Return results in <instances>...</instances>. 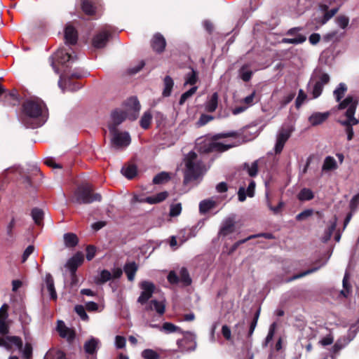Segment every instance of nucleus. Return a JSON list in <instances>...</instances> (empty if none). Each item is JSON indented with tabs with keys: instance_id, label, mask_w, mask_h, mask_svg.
<instances>
[{
	"instance_id": "obj_1",
	"label": "nucleus",
	"mask_w": 359,
	"mask_h": 359,
	"mask_svg": "<svg viewBox=\"0 0 359 359\" xmlns=\"http://www.w3.org/2000/svg\"><path fill=\"white\" fill-rule=\"evenodd\" d=\"M46 107L45 103L41 99L37 97L26 99L21 106L20 115L21 123L27 128L34 129L40 127L43 124L41 117Z\"/></svg>"
},
{
	"instance_id": "obj_2",
	"label": "nucleus",
	"mask_w": 359,
	"mask_h": 359,
	"mask_svg": "<svg viewBox=\"0 0 359 359\" xmlns=\"http://www.w3.org/2000/svg\"><path fill=\"white\" fill-rule=\"evenodd\" d=\"M359 102V98L356 96H347L342 102L339 103L338 109L342 110L347 108L345 112L346 117V120L339 121V123L345 127V130L347 134V140H351L354 135L353 126L358 124L359 121L354 116L356 108Z\"/></svg>"
},
{
	"instance_id": "obj_3",
	"label": "nucleus",
	"mask_w": 359,
	"mask_h": 359,
	"mask_svg": "<svg viewBox=\"0 0 359 359\" xmlns=\"http://www.w3.org/2000/svg\"><path fill=\"white\" fill-rule=\"evenodd\" d=\"M237 131L220 133L214 135L210 140H204L198 144V151L201 154H208L214 151L222 153L234 147L233 144H224L217 141L227 137H238Z\"/></svg>"
},
{
	"instance_id": "obj_4",
	"label": "nucleus",
	"mask_w": 359,
	"mask_h": 359,
	"mask_svg": "<svg viewBox=\"0 0 359 359\" xmlns=\"http://www.w3.org/2000/svg\"><path fill=\"white\" fill-rule=\"evenodd\" d=\"M100 194L94 192L93 185L84 184L79 186L74 191V201L79 204H89L102 201Z\"/></svg>"
},
{
	"instance_id": "obj_5",
	"label": "nucleus",
	"mask_w": 359,
	"mask_h": 359,
	"mask_svg": "<svg viewBox=\"0 0 359 359\" xmlns=\"http://www.w3.org/2000/svg\"><path fill=\"white\" fill-rule=\"evenodd\" d=\"M197 155L195 152H190L186 159V170L184 175V184H187L191 181L196 180L201 175V165L196 163Z\"/></svg>"
},
{
	"instance_id": "obj_6",
	"label": "nucleus",
	"mask_w": 359,
	"mask_h": 359,
	"mask_svg": "<svg viewBox=\"0 0 359 359\" xmlns=\"http://www.w3.org/2000/svg\"><path fill=\"white\" fill-rule=\"evenodd\" d=\"M74 53V51L70 47L68 48L62 47L57 50L53 57H51V66L57 74L59 73V68L56 67L55 62L68 67L67 63H73L78 59L76 55H73Z\"/></svg>"
},
{
	"instance_id": "obj_7",
	"label": "nucleus",
	"mask_w": 359,
	"mask_h": 359,
	"mask_svg": "<svg viewBox=\"0 0 359 359\" xmlns=\"http://www.w3.org/2000/svg\"><path fill=\"white\" fill-rule=\"evenodd\" d=\"M109 133L111 136V146L116 149L127 147L131 142V138L128 132H120L118 129H115L114 131H109Z\"/></svg>"
},
{
	"instance_id": "obj_8",
	"label": "nucleus",
	"mask_w": 359,
	"mask_h": 359,
	"mask_svg": "<svg viewBox=\"0 0 359 359\" xmlns=\"http://www.w3.org/2000/svg\"><path fill=\"white\" fill-rule=\"evenodd\" d=\"M316 81L313 84L311 93L313 98H318L323 93L324 86L327 84L330 81L328 74L321 72L320 70L316 72Z\"/></svg>"
},
{
	"instance_id": "obj_9",
	"label": "nucleus",
	"mask_w": 359,
	"mask_h": 359,
	"mask_svg": "<svg viewBox=\"0 0 359 359\" xmlns=\"http://www.w3.org/2000/svg\"><path fill=\"white\" fill-rule=\"evenodd\" d=\"M168 281L172 285H176L181 282L184 286L191 284L192 280L187 268L182 267L180 271V276L175 271H170L167 276Z\"/></svg>"
},
{
	"instance_id": "obj_10",
	"label": "nucleus",
	"mask_w": 359,
	"mask_h": 359,
	"mask_svg": "<svg viewBox=\"0 0 359 359\" xmlns=\"http://www.w3.org/2000/svg\"><path fill=\"white\" fill-rule=\"evenodd\" d=\"M292 132L293 128L292 126L282 127L279 130L274 147V151L276 154H279L282 152L285 144L291 137Z\"/></svg>"
},
{
	"instance_id": "obj_11",
	"label": "nucleus",
	"mask_w": 359,
	"mask_h": 359,
	"mask_svg": "<svg viewBox=\"0 0 359 359\" xmlns=\"http://www.w3.org/2000/svg\"><path fill=\"white\" fill-rule=\"evenodd\" d=\"M140 287L142 291L137 299V302L144 305L152 297L155 291L156 286L152 282L143 280L140 283Z\"/></svg>"
},
{
	"instance_id": "obj_12",
	"label": "nucleus",
	"mask_w": 359,
	"mask_h": 359,
	"mask_svg": "<svg viewBox=\"0 0 359 359\" xmlns=\"http://www.w3.org/2000/svg\"><path fill=\"white\" fill-rule=\"evenodd\" d=\"M20 102V96L16 88H13L11 90H8L0 98V103L4 107H15L18 106Z\"/></svg>"
},
{
	"instance_id": "obj_13",
	"label": "nucleus",
	"mask_w": 359,
	"mask_h": 359,
	"mask_svg": "<svg viewBox=\"0 0 359 359\" xmlns=\"http://www.w3.org/2000/svg\"><path fill=\"white\" fill-rule=\"evenodd\" d=\"M302 29V27H292L288 29L286 32L287 36H294V38H283L282 39V42L283 43H290V44H300L306 41V37L302 34H299V32Z\"/></svg>"
},
{
	"instance_id": "obj_14",
	"label": "nucleus",
	"mask_w": 359,
	"mask_h": 359,
	"mask_svg": "<svg viewBox=\"0 0 359 359\" xmlns=\"http://www.w3.org/2000/svg\"><path fill=\"white\" fill-rule=\"evenodd\" d=\"M56 330L60 337L66 339L69 344H72L76 338L75 330L67 327L62 320H57Z\"/></svg>"
},
{
	"instance_id": "obj_15",
	"label": "nucleus",
	"mask_w": 359,
	"mask_h": 359,
	"mask_svg": "<svg viewBox=\"0 0 359 359\" xmlns=\"http://www.w3.org/2000/svg\"><path fill=\"white\" fill-rule=\"evenodd\" d=\"M111 33L108 30H102L94 36L92 40V45L95 48H104L109 41Z\"/></svg>"
},
{
	"instance_id": "obj_16",
	"label": "nucleus",
	"mask_w": 359,
	"mask_h": 359,
	"mask_svg": "<svg viewBox=\"0 0 359 359\" xmlns=\"http://www.w3.org/2000/svg\"><path fill=\"white\" fill-rule=\"evenodd\" d=\"M111 122L109 123L108 128L109 131H114L126 119L127 114L123 110L115 109L111 112Z\"/></svg>"
},
{
	"instance_id": "obj_17",
	"label": "nucleus",
	"mask_w": 359,
	"mask_h": 359,
	"mask_svg": "<svg viewBox=\"0 0 359 359\" xmlns=\"http://www.w3.org/2000/svg\"><path fill=\"white\" fill-rule=\"evenodd\" d=\"M151 47L152 50L158 53L161 54L164 52L166 46V41L165 37L159 32L154 34L151 39Z\"/></svg>"
},
{
	"instance_id": "obj_18",
	"label": "nucleus",
	"mask_w": 359,
	"mask_h": 359,
	"mask_svg": "<svg viewBox=\"0 0 359 359\" xmlns=\"http://www.w3.org/2000/svg\"><path fill=\"white\" fill-rule=\"evenodd\" d=\"M64 38L66 46L76 45L79 38L76 29L70 24L67 25L64 30Z\"/></svg>"
},
{
	"instance_id": "obj_19",
	"label": "nucleus",
	"mask_w": 359,
	"mask_h": 359,
	"mask_svg": "<svg viewBox=\"0 0 359 359\" xmlns=\"http://www.w3.org/2000/svg\"><path fill=\"white\" fill-rule=\"evenodd\" d=\"M13 346L21 350L22 348V341L20 337L17 336H6L5 338L0 337V346H3L8 350L12 348Z\"/></svg>"
},
{
	"instance_id": "obj_20",
	"label": "nucleus",
	"mask_w": 359,
	"mask_h": 359,
	"mask_svg": "<svg viewBox=\"0 0 359 359\" xmlns=\"http://www.w3.org/2000/svg\"><path fill=\"white\" fill-rule=\"evenodd\" d=\"M84 261V256L81 252H77L72 256L67 262L65 266L69 269L70 272H76L79 266H81Z\"/></svg>"
},
{
	"instance_id": "obj_21",
	"label": "nucleus",
	"mask_w": 359,
	"mask_h": 359,
	"mask_svg": "<svg viewBox=\"0 0 359 359\" xmlns=\"http://www.w3.org/2000/svg\"><path fill=\"white\" fill-rule=\"evenodd\" d=\"M329 111L314 112L309 117V121L312 126H316L324 123L330 116Z\"/></svg>"
},
{
	"instance_id": "obj_22",
	"label": "nucleus",
	"mask_w": 359,
	"mask_h": 359,
	"mask_svg": "<svg viewBox=\"0 0 359 359\" xmlns=\"http://www.w3.org/2000/svg\"><path fill=\"white\" fill-rule=\"evenodd\" d=\"M82 11L88 16H95L97 13V6L92 0H80Z\"/></svg>"
},
{
	"instance_id": "obj_23",
	"label": "nucleus",
	"mask_w": 359,
	"mask_h": 359,
	"mask_svg": "<svg viewBox=\"0 0 359 359\" xmlns=\"http://www.w3.org/2000/svg\"><path fill=\"white\" fill-rule=\"evenodd\" d=\"M255 182L253 180H252L250 182L246 191L244 187H240L238 189V200L241 202L245 201L246 199V195H248L249 197H253L255 195Z\"/></svg>"
},
{
	"instance_id": "obj_24",
	"label": "nucleus",
	"mask_w": 359,
	"mask_h": 359,
	"mask_svg": "<svg viewBox=\"0 0 359 359\" xmlns=\"http://www.w3.org/2000/svg\"><path fill=\"white\" fill-rule=\"evenodd\" d=\"M235 231V222L233 218L229 217L226 219L219 232V234L222 236H226Z\"/></svg>"
},
{
	"instance_id": "obj_25",
	"label": "nucleus",
	"mask_w": 359,
	"mask_h": 359,
	"mask_svg": "<svg viewBox=\"0 0 359 359\" xmlns=\"http://www.w3.org/2000/svg\"><path fill=\"white\" fill-rule=\"evenodd\" d=\"M99 344L100 340L98 339L91 337L83 345L85 352L89 355L96 353Z\"/></svg>"
},
{
	"instance_id": "obj_26",
	"label": "nucleus",
	"mask_w": 359,
	"mask_h": 359,
	"mask_svg": "<svg viewBox=\"0 0 359 359\" xmlns=\"http://www.w3.org/2000/svg\"><path fill=\"white\" fill-rule=\"evenodd\" d=\"M45 282L47 290L50 294V299L55 301L57 298V295L55 288L54 280L50 273H47L46 275Z\"/></svg>"
},
{
	"instance_id": "obj_27",
	"label": "nucleus",
	"mask_w": 359,
	"mask_h": 359,
	"mask_svg": "<svg viewBox=\"0 0 359 359\" xmlns=\"http://www.w3.org/2000/svg\"><path fill=\"white\" fill-rule=\"evenodd\" d=\"M15 226V219L14 217H12L10 222L7 224L6 228V241L8 243H14L15 240V235L14 232V229Z\"/></svg>"
},
{
	"instance_id": "obj_28",
	"label": "nucleus",
	"mask_w": 359,
	"mask_h": 359,
	"mask_svg": "<svg viewBox=\"0 0 359 359\" xmlns=\"http://www.w3.org/2000/svg\"><path fill=\"white\" fill-rule=\"evenodd\" d=\"M168 192L165 191L158 193L156 195L145 198L144 202L149 204H156L165 201L168 196Z\"/></svg>"
},
{
	"instance_id": "obj_29",
	"label": "nucleus",
	"mask_w": 359,
	"mask_h": 359,
	"mask_svg": "<svg viewBox=\"0 0 359 359\" xmlns=\"http://www.w3.org/2000/svg\"><path fill=\"white\" fill-rule=\"evenodd\" d=\"M137 269V265L135 262H128L124 265L123 270L129 281H133Z\"/></svg>"
},
{
	"instance_id": "obj_30",
	"label": "nucleus",
	"mask_w": 359,
	"mask_h": 359,
	"mask_svg": "<svg viewBox=\"0 0 359 359\" xmlns=\"http://www.w3.org/2000/svg\"><path fill=\"white\" fill-rule=\"evenodd\" d=\"M145 309L147 311H151L154 309L159 315H163L165 311V306L163 302L154 299L150 302L149 304L146 306Z\"/></svg>"
},
{
	"instance_id": "obj_31",
	"label": "nucleus",
	"mask_w": 359,
	"mask_h": 359,
	"mask_svg": "<svg viewBox=\"0 0 359 359\" xmlns=\"http://www.w3.org/2000/svg\"><path fill=\"white\" fill-rule=\"evenodd\" d=\"M121 172L127 179L132 180L137 174V168L135 164H128L122 168Z\"/></svg>"
},
{
	"instance_id": "obj_32",
	"label": "nucleus",
	"mask_w": 359,
	"mask_h": 359,
	"mask_svg": "<svg viewBox=\"0 0 359 359\" xmlns=\"http://www.w3.org/2000/svg\"><path fill=\"white\" fill-rule=\"evenodd\" d=\"M43 359H67L65 352L60 349L50 348L46 353Z\"/></svg>"
},
{
	"instance_id": "obj_33",
	"label": "nucleus",
	"mask_w": 359,
	"mask_h": 359,
	"mask_svg": "<svg viewBox=\"0 0 359 359\" xmlns=\"http://www.w3.org/2000/svg\"><path fill=\"white\" fill-rule=\"evenodd\" d=\"M322 265H320V266H314V267H312L311 269H309L306 271H304L302 272H300L299 273H297V274H294V276L287 278L285 282V283H290V282H292L293 280H295L297 279H299V278H303L307 275H309V274H311L316 271H317L318 270L320 269V268L321 267Z\"/></svg>"
},
{
	"instance_id": "obj_34",
	"label": "nucleus",
	"mask_w": 359,
	"mask_h": 359,
	"mask_svg": "<svg viewBox=\"0 0 359 359\" xmlns=\"http://www.w3.org/2000/svg\"><path fill=\"white\" fill-rule=\"evenodd\" d=\"M64 242L67 248H74L77 245L79 238L74 233H67L64 234Z\"/></svg>"
},
{
	"instance_id": "obj_35",
	"label": "nucleus",
	"mask_w": 359,
	"mask_h": 359,
	"mask_svg": "<svg viewBox=\"0 0 359 359\" xmlns=\"http://www.w3.org/2000/svg\"><path fill=\"white\" fill-rule=\"evenodd\" d=\"M216 205V202L206 199L200 202L199 203V211L201 214H205L209 212L211 209L214 208Z\"/></svg>"
},
{
	"instance_id": "obj_36",
	"label": "nucleus",
	"mask_w": 359,
	"mask_h": 359,
	"mask_svg": "<svg viewBox=\"0 0 359 359\" xmlns=\"http://www.w3.org/2000/svg\"><path fill=\"white\" fill-rule=\"evenodd\" d=\"M347 91V86L344 83H340L337 88L334 90L333 94L337 102H341V99L344 97L346 92Z\"/></svg>"
},
{
	"instance_id": "obj_37",
	"label": "nucleus",
	"mask_w": 359,
	"mask_h": 359,
	"mask_svg": "<svg viewBox=\"0 0 359 359\" xmlns=\"http://www.w3.org/2000/svg\"><path fill=\"white\" fill-rule=\"evenodd\" d=\"M198 80V72L194 68H191V72L187 73L185 75V82L184 86L186 85H195Z\"/></svg>"
},
{
	"instance_id": "obj_38",
	"label": "nucleus",
	"mask_w": 359,
	"mask_h": 359,
	"mask_svg": "<svg viewBox=\"0 0 359 359\" xmlns=\"http://www.w3.org/2000/svg\"><path fill=\"white\" fill-rule=\"evenodd\" d=\"M164 83V89L163 90V95L164 97H168L170 95L173 86L174 81L172 79L170 76H166L163 80Z\"/></svg>"
},
{
	"instance_id": "obj_39",
	"label": "nucleus",
	"mask_w": 359,
	"mask_h": 359,
	"mask_svg": "<svg viewBox=\"0 0 359 359\" xmlns=\"http://www.w3.org/2000/svg\"><path fill=\"white\" fill-rule=\"evenodd\" d=\"M348 274L345 273L343 278V290L340 291V294L345 298H347L351 292V285L348 282Z\"/></svg>"
},
{
	"instance_id": "obj_40",
	"label": "nucleus",
	"mask_w": 359,
	"mask_h": 359,
	"mask_svg": "<svg viewBox=\"0 0 359 359\" xmlns=\"http://www.w3.org/2000/svg\"><path fill=\"white\" fill-rule=\"evenodd\" d=\"M337 168V164L335 159L332 156H327L322 167L323 171H330L336 170Z\"/></svg>"
},
{
	"instance_id": "obj_41",
	"label": "nucleus",
	"mask_w": 359,
	"mask_h": 359,
	"mask_svg": "<svg viewBox=\"0 0 359 359\" xmlns=\"http://www.w3.org/2000/svg\"><path fill=\"white\" fill-rule=\"evenodd\" d=\"M218 105V95L217 93H214L210 100L206 103L205 109L208 112H214Z\"/></svg>"
},
{
	"instance_id": "obj_42",
	"label": "nucleus",
	"mask_w": 359,
	"mask_h": 359,
	"mask_svg": "<svg viewBox=\"0 0 359 359\" xmlns=\"http://www.w3.org/2000/svg\"><path fill=\"white\" fill-rule=\"evenodd\" d=\"M337 223V217L336 215H334V217L333 218V222H331L330 226L325 231V234H324V236L323 238V242L326 243V242H327L331 238L333 232L336 229Z\"/></svg>"
},
{
	"instance_id": "obj_43",
	"label": "nucleus",
	"mask_w": 359,
	"mask_h": 359,
	"mask_svg": "<svg viewBox=\"0 0 359 359\" xmlns=\"http://www.w3.org/2000/svg\"><path fill=\"white\" fill-rule=\"evenodd\" d=\"M297 198L301 201H311L314 198V194L310 189L304 188L298 194Z\"/></svg>"
},
{
	"instance_id": "obj_44",
	"label": "nucleus",
	"mask_w": 359,
	"mask_h": 359,
	"mask_svg": "<svg viewBox=\"0 0 359 359\" xmlns=\"http://www.w3.org/2000/svg\"><path fill=\"white\" fill-rule=\"evenodd\" d=\"M170 180V176L168 172H161L157 174L153 178L152 182L154 184H161L168 182Z\"/></svg>"
},
{
	"instance_id": "obj_45",
	"label": "nucleus",
	"mask_w": 359,
	"mask_h": 359,
	"mask_svg": "<svg viewBox=\"0 0 359 359\" xmlns=\"http://www.w3.org/2000/svg\"><path fill=\"white\" fill-rule=\"evenodd\" d=\"M243 170H246L250 177H255L258 173V163L257 161H254L251 165L248 163L243 165Z\"/></svg>"
},
{
	"instance_id": "obj_46",
	"label": "nucleus",
	"mask_w": 359,
	"mask_h": 359,
	"mask_svg": "<svg viewBox=\"0 0 359 359\" xmlns=\"http://www.w3.org/2000/svg\"><path fill=\"white\" fill-rule=\"evenodd\" d=\"M151 119H152V115H151V112L150 111L144 112L140 121V126L144 130L148 129L150 127Z\"/></svg>"
},
{
	"instance_id": "obj_47",
	"label": "nucleus",
	"mask_w": 359,
	"mask_h": 359,
	"mask_svg": "<svg viewBox=\"0 0 359 359\" xmlns=\"http://www.w3.org/2000/svg\"><path fill=\"white\" fill-rule=\"evenodd\" d=\"M31 215L36 224L40 225L42 223L43 219V212L42 210L34 208L32 210Z\"/></svg>"
},
{
	"instance_id": "obj_48",
	"label": "nucleus",
	"mask_w": 359,
	"mask_h": 359,
	"mask_svg": "<svg viewBox=\"0 0 359 359\" xmlns=\"http://www.w3.org/2000/svg\"><path fill=\"white\" fill-rule=\"evenodd\" d=\"M342 34L339 35L338 31H332L326 34L323 35V41L328 43L330 41L336 42L339 41L341 38Z\"/></svg>"
},
{
	"instance_id": "obj_49",
	"label": "nucleus",
	"mask_w": 359,
	"mask_h": 359,
	"mask_svg": "<svg viewBox=\"0 0 359 359\" xmlns=\"http://www.w3.org/2000/svg\"><path fill=\"white\" fill-rule=\"evenodd\" d=\"M162 330L166 333H172L175 332H180L182 334L184 333L180 327L168 322L164 323L163 324Z\"/></svg>"
},
{
	"instance_id": "obj_50",
	"label": "nucleus",
	"mask_w": 359,
	"mask_h": 359,
	"mask_svg": "<svg viewBox=\"0 0 359 359\" xmlns=\"http://www.w3.org/2000/svg\"><path fill=\"white\" fill-rule=\"evenodd\" d=\"M359 331V320L355 323L352 324L348 331L347 338L348 341H352L356 336Z\"/></svg>"
},
{
	"instance_id": "obj_51",
	"label": "nucleus",
	"mask_w": 359,
	"mask_h": 359,
	"mask_svg": "<svg viewBox=\"0 0 359 359\" xmlns=\"http://www.w3.org/2000/svg\"><path fill=\"white\" fill-rule=\"evenodd\" d=\"M142 356L144 359H160L161 358L159 353L151 348L144 349L142 352Z\"/></svg>"
},
{
	"instance_id": "obj_52",
	"label": "nucleus",
	"mask_w": 359,
	"mask_h": 359,
	"mask_svg": "<svg viewBox=\"0 0 359 359\" xmlns=\"http://www.w3.org/2000/svg\"><path fill=\"white\" fill-rule=\"evenodd\" d=\"M260 237H262V238H264L269 239V240L275 239V236L271 233H257V234H255V235H251V236H248L247 238L241 240L239 241V243H245L246 241L251 240L252 238H260Z\"/></svg>"
},
{
	"instance_id": "obj_53",
	"label": "nucleus",
	"mask_w": 359,
	"mask_h": 359,
	"mask_svg": "<svg viewBox=\"0 0 359 359\" xmlns=\"http://www.w3.org/2000/svg\"><path fill=\"white\" fill-rule=\"evenodd\" d=\"M126 105L133 109L135 113H137L140 109V104L137 97H130L127 102Z\"/></svg>"
},
{
	"instance_id": "obj_54",
	"label": "nucleus",
	"mask_w": 359,
	"mask_h": 359,
	"mask_svg": "<svg viewBox=\"0 0 359 359\" xmlns=\"http://www.w3.org/2000/svg\"><path fill=\"white\" fill-rule=\"evenodd\" d=\"M248 67V65H243L239 70V74L241 79L245 81H249L252 76V72L251 70H245Z\"/></svg>"
},
{
	"instance_id": "obj_55",
	"label": "nucleus",
	"mask_w": 359,
	"mask_h": 359,
	"mask_svg": "<svg viewBox=\"0 0 359 359\" xmlns=\"http://www.w3.org/2000/svg\"><path fill=\"white\" fill-rule=\"evenodd\" d=\"M197 89H198L197 86H193L189 90L184 93L180 97V99L179 100V104L180 105H182L187 100L188 98L191 97L196 92Z\"/></svg>"
},
{
	"instance_id": "obj_56",
	"label": "nucleus",
	"mask_w": 359,
	"mask_h": 359,
	"mask_svg": "<svg viewBox=\"0 0 359 359\" xmlns=\"http://www.w3.org/2000/svg\"><path fill=\"white\" fill-rule=\"evenodd\" d=\"M111 278H112V275L110 273V271L107 269H104L101 271L100 276L98 278V280H97V283L100 284V285L104 284L106 282H107L108 280H110Z\"/></svg>"
},
{
	"instance_id": "obj_57",
	"label": "nucleus",
	"mask_w": 359,
	"mask_h": 359,
	"mask_svg": "<svg viewBox=\"0 0 359 359\" xmlns=\"http://www.w3.org/2000/svg\"><path fill=\"white\" fill-rule=\"evenodd\" d=\"M25 359H32V346L31 343L26 342L24 348L20 350Z\"/></svg>"
},
{
	"instance_id": "obj_58",
	"label": "nucleus",
	"mask_w": 359,
	"mask_h": 359,
	"mask_svg": "<svg viewBox=\"0 0 359 359\" xmlns=\"http://www.w3.org/2000/svg\"><path fill=\"white\" fill-rule=\"evenodd\" d=\"M75 312L80 316L82 320H88L89 317L86 312V309L82 305H76L74 307Z\"/></svg>"
},
{
	"instance_id": "obj_59",
	"label": "nucleus",
	"mask_w": 359,
	"mask_h": 359,
	"mask_svg": "<svg viewBox=\"0 0 359 359\" xmlns=\"http://www.w3.org/2000/svg\"><path fill=\"white\" fill-rule=\"evenodd\" d=\"M307 95L304 93V91L302 89L299 90V93L297 95V97L295 100V106L297 109H299L302 104L304 103V102L306 100Z\"/></svg>"
},
{
	"instance_id": "obj_60",
	"label": "nucleus",
	"mask_w": 359,
	"mask_h": 359,
	"mask_svg": "<svg viewBox=\"0 0 359 359\" xmlns=\"http://www.w3.org/2000/svg\"><path fill=\"white\" fill-rule=\"evenodd\" d=\"M338 11H339L338 8H333L330 10L326 11L323 15L322 23L324 24V23L327 22L330 19H331L338 12Z\"/></svg>"
},
{
	"instance_id": "obj_61",
	"label": "nucleus",
	"mask_w": 359,
	"mask_h": 359,
	"mask_svg": "<svg viewBox=\"0 0 359 359\" xmlns=\"http://www.w3.org/2000/svg\"><path fill=\"white\" fill-rule=\"evenodd\" d=\"M182 211V205L181 203H175L172 204L170 206V215L171 217H177L178 216Z\"/></svg>"
},
{
	"instance_id": "obj_62",
	"label": "nucleus",
	"mask_w": 359,
	"mask_h": 359,
	"mask_svg": "<svg viewBox=\"0 0 359 359\" xmlns=\"http://www.w3.org/2000/svg\"><path fill=\"white\" fill-rule=\"evenodd\" d=\"M348 22L349 18L345 15H339L337 18V23L342 29H345L348 25Z\"/></svg>"
},
{
	"instance_id": "obj_63",
	"label": "nucleus",
	"mask_w": 359,
	"mask_h": 359,
	"mask_svg": "<svg viewBox=\"0 0 359 359\" xmlns=\"http://www.w3.org/2000/svg\"><path fill=\"white\" fill-rule=\"evenodd\" d=\"M214 119V116H211V115H208V114H202L198 121V123L197 124L199 126H205V124H207L208 122H210V121L213 120Z\"/></svg>"
},
{
	"instance_id": "obj_64",
	"label": "nucleus",
	"mask_w": 359,
	"mask_h": 359,
	"mask_svg": "<svg viewBox=\"0 0 359 359\" xmlns=\"http://www.w3.org/2000/svg\"><path fill=\"white\" fill-rule=\"evenodd\" d=\"M8 305L4 304L0 308V322H5L8 317Z\"/></svg>"
}]
</instances>
